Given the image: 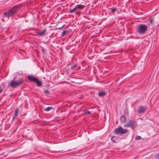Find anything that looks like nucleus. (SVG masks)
Returning <instances> with one entry per match:
<instances>
[{
	"instance_id": "nucleus-1",
	"label": "nucleus",
	"mask_w": 159,
	"mask_h": 159,
	"mask_svg": "<svg viewBox=\"0 0 159 159\" xmlns=\"http://www.w3.org/2000/svg\"><path fill=\"white\" fill-rule=\"evenodd\" d=\"M20 8V5L12 7L7 11L4 13L3 17L8 18L12 17Z\"/></svg>"
},
{
	"instance_id": "nucleus-2",
	"label": "nucleus",
	"mask_w": 159,
	"mask_h": 159,
	"mask_svg": "<svg viewBox=\"0 0 159 159\" xmlns=\"http://www.w3.org/2000/svg\"><path fill=\"white\" fill-rule=\"evenodd\" d=\"M24 82V80L22 78L19 79L17 81L11 80L10 83V86L13 88H16L21 84Z\"/></svg>"
},
{
	"instance_id": "nucleus-3",
	"label": "nucleus",
	"mask_w": 159,
	"mask_h": 159,
	"mask_svg": "<svg viewBox=\"0 0 159 159\" xmlns=\"http://www.w3.org/2000/svg\"><path fill=\"white\" fill-rule=\"evenodd\" d=\"M147 26L144 25H140L138 27V32L141 34H143L147 31Z\"/></svg>"
},
{
	"instance_id": "nucleus-4",
	"label": "nucleus",
	"mask_w": 159,
	"mask_h": 159,
	"mask_svg": "<svg viewBox=\"0 0 159 159\" xmlns=\"http://www.w3.org/2000/svg\"><path fill=\"white\" fill-rule=\"evenodd\" d=\"M124 126L125 127H130L131 129H134L136 127V125L134 121L131 120H129L124 125Z\"/></svg>"
},
{
	"instance_id": "nucleus-5",
	"label": "nucleus",
	"mask_w": 159,
	"mask_h": 159,
	"mask_svg": "<svg viewBox=\"0 0 159 159\" xmlns=\"http://www.w3.org/2000/svg\"><path fill=\"white\" fill-rule=\"evenodd\" d=\"M127 129H123L121 127L115 129L114 131L115 133L117 134H124L127 133Z\"/></svg>"
},
{
	"instance_id": "nucleus-6",
	"label": "nucleus",
	"mask_w": 159,
	"mask_h": 159,
	"mask_svg": "<svg viewBox=\"0 0 159 159\" xmlns=\"http://www.w3.org/2000/svg\"><path fill=\"white\" fill-rule=\"evenodd\" d=\"M147 109L146 107L140 106L138 108V112L139 113H143L145 112Z\"/></svg>"
},
{
	"instance_id": "nucleus-7",
	"label": "nucleus",
	"mask_w": 159,
	"mask_h": 159,
	"mask_svg": "<svg viewBox=\"0 0 159 159\" xmlns=\"http://www.w3.org/2000/svg\"><path fill=\"white\" fill-rule=\"evenodd\" d=\"M28 78L30 81L34 82L37 79V78L32 76H28Z\"/></svg>"
},
{
	"instance_id": "nucleus-8",
	"label": "nucleus",
	"mask_w": 159,
	"mask_h": 159,
	"mask_svg": "<svg viewBox=\"0 0 159 159\" xmlns=\"http://www.w3.org/2000/svg\"><path fill=\"white\" fill-rule=\"evenodd\" d=\"M19 110L18 109H16L15 111V114L12 117V120H13L15 119L16 118L18 114L19 113Z\"/></svg>"
},
{
	"instance_id": "nucleus-9",
	"label": "nucleus",
	"mask_w": 159,
	"mask_h": 159,
	"mask_svg": "<svg viewBox=\"0 0 159 159\" xmlns=\"http://www.w3.org/2000/svg\"><path fill=\"white\" fill-rule=\"evenodd\" d=\"M76 8L77 9H82L85 7V6L81 4L76 5L75 6Z\"/></svg>"
},
{
	"instance_id": "nucleus-10",
	"label": "nucleus",
	"mask_w": 159,
	"mask_h": 159,
	"mask_svg": "<svg viewBox=\"0 0 159 159\" xmlns=\"http://www.w3.org/2000/svg\"><path fill=\"white\" fill-rule=\"evenodd\" d=\"M126 118L125 116H123L120 117V120L121 122H125L126 121Z\"/></svg>"
},
{
	"instance_id": "nucleus-11",
	"label": "nucleus",
	"mask_w": 159,
	"mask_h": 159,
	"mask_svg": "<svg viewBox=\"0 0 159 159\" xmlns=\"http://www.w3.org/2000/svg\"><path fill=\"white\" fill-rule=\"evenodd\" d=\"M46 30L45 29H44V30L43 31H39L38 33V35H43L46 32Z\"/></svg>"
},
{
	"instance_id": "nucleus-12",
	"label": "nucleus",
	"mask_w": 159,
	"mask_h": 159,
	"mask_svg": "<svg viewBox=\"0 0 159 159\" xmlns=\"http://www.w3.org/2000/svg\"><path fill=\"white\" fill-rule=\"evenodd\" d=\"M34 82L36 83L37 85L38 86H40L41 85V81H39L37 79Z\"/></svg>"
},
{
	"instance_id": "nucleus-13",
	"label": "nucleus",
	"mask_w": 159,
	"mask_h": 159,
	"mask_svg": "<svg viewBox=\"0 0 159 159\" xmlns=\"http://www.w3.org/2000/svg\"><path fill=\"white\" fill-rule=\"evenodd\" d=\"M106 94V93L104 92H100L98 93V95L100 97H102Z\"/></svg>"
},
{
	"instance_id": "nucleus-14",
	"label": "nucleus",
	"mask_w": 159,
	"mask_h": 159,
	"mask_svg": "<svg viewBox=\"0 0 159 159\" xmlns=\"http://www.w3.org/2000/svg\"><path fill=\"white\" fill-rule=\"evenodd\" d=\"M69 31L68 30H64V31L61 34V36H65L66 34H69Z\"/></svg>"
},
{
	"instance_id": "nucleus-15",
	"label": "nucleus",
	"mask_w": 159,
	"mask_h": 159,
	"mask_svg": "<svg viewBox=\"0 0 159 159\" xmlns=\"http://www.w3.org/2000/svg\"><path fill=\"white\" fill-rule=\"evenodd\" d=\"M53 108L52 107H48L44 109V110L45 111H49L51 109H52Z\"/></svg>"
},
{
	"instance_id": "nucleus-16",
	"label": "nucleus",
	"mask_w": 159,
	"mask_h": 159,
	"mask_svg": "<svg viewBox=\"0 0 159 159\" xmlns=\"http://www.w3.org/2000/svg\"><path fill=\"white\" fill-rule=\"evenodd\" d=\"M90 111H89L87 110H85L84 111V113L85 115H89L90 114Z\"/></svg>"
},
{
	"instance_id": "nucleus-17",
	"label": "nucleus",
	"mask_w": 159,
	"mask_h": 159,
	"mask_svg": "<svg viewBox=\"0 0 159 159\" xmlns=\"http://www.w3.org/2000/svg\"><path fill=\"white\" fill-rule=\"evenodd\" d=\"M76 10V7H75V8H74L73 9H72L70 10V11H69V12L70 13H73L75 10Z\"/></svg>"
},
{
	"instance_id": "nucleus-18",
	"label": "nucleus",
	"mask_w": 159,
	"mask_h": 159,
	"mask_svg": "<svg viewBox=\"0 0 159 159\" xmlns=\"http://www.w3.org/2000/svg\"><path fill=\"white\" fill-rule=\"evenodd\" d=\"M135 139L136 140H139L141 139V137L139 136H137L136 137Z\"/></svg>"
},
{
	"instance_id": "nucleus-19",
	"label": "nucleus",
	"mask_w": 159,
	"mask_h": 159,
	"mask_svg": "<svg viewBox=\"0 0 159 159\" xmlns=\"http://www.w3.org/2000/svg\"><path fill=\"white\" fill-rule=\"evenodd\" d=\"M155 159H159V153L156 155L155 156Z\"/></svg>"
},
{
	"instance_id": "nucleus-20",
	"label": "nucleus",
	"mask_w": 159,
	"mask_h": 159,
	"mask_svg": "<svg viewBox=\"0 0 159 159\" xmlns=\"http://www.w3.org/2000/svg\"><path fill=\"white\" fill-rule=\"evenodd\" d=\"M116 9L115 8H114L112 9V10L111 11V12L112 13H114L116 11Z\"/></svg>"
},
{
	"instance_id": "nucleus-21",
	"label": "nucleus",
	"mask_w": 159,
	"mask_h": 159,
	"mask_svg": "<svg viewBox=\"0 0 159 159\" xmlns=\"http://www.w3.org/2000/svg\"><path fill=\"white\" fill-rule=\"evenodd\" d=\"M44 93H50V92L48 91L47 90H45L43 91Z\"/></svg>"
},
{
	"instance_id": "nucleus-22",
	"label": "nucleus",
	"mask_w": 159,
	"mask_h": 159,
	"mask_svg": "<svg viewBox=\"0 0 159 159\" xmlns=\"http://www.w3.org/2000/svg\"><path fill=\"white\" fill-rule=\"evenodd\" d=\"M77 66V65L76 64L74 65L73 66L71 67V69H73L74 68H75Z\"/></svg>"
},
{
	"instance_id": "nucleus-23",
	"label": "nucleus",
	"mask_w": 159,
	"mask_h": 159,
	"mask_svg": "<svg viewBox=\"0 0 159 159\" xmlns=\"http://www.w3.org/2000/svg\"><path fill=\"white\" fill-rule=\"evenodd\" d=\"M65 26V25H62V27L58 28V29H59V30H61V29H62V28H63Z\"/></svg>"
},
{
	"instance_id": "nucleus-24",
	"label": "nucleus",
	"mask_w": 159,
	"mask_h": 159,
	"mask_svg": "<svg viewBox=\"0 0 159 159\" xmlns=\"http://www.w3.org/2000/svg\"><path fill=\"white\" fill-rule=\"evenodd\" d=\"M153 21V19H152L151 20L149 21V23L152 24V22Z\"/></svg>"
},
{
	"instance_id": "nucleus-25",
	"label": "nucleus",
	"mask_w": 159,
	"mask_h": 159,
	"mask_svg": "<svg viewBox=\"0 0 159 159\" xmlns=\"http://www.w3.org/2000/svg\"><path fill=\"white\" fill-rule=\"evenodd\" d=\"M2 88L0 86V93L2 91Z\"/></svg>"
},
{
	"instance_id": "nucleus-26",
	"label": "nucleus",
	"mask_w": 159,
	"mask_h": 159,
	"mask_svg": "<svg viewBox=\"0 0 159 159\" xmlns=\"http://www.w3.org/2000/svg\"><path fill=\"white\" fill-rule=\"evenodd\" d=\"M114 138V137H112V138H111V140L112 141H114V142H115V141H114V140H113V138Z\"/></svg>"
},
{
	"instance_id": "nucleus-27",
	"label": "nucleus",
	"mask_w": 159,
	"mask_h": 159,
	"mask_svg": "<svg viewBox=\"0 0 159 159\" xmlns=\"http://www.w3.org/2000/svg\"><path fill=\"white\" fill-rule=\"evenodd\" d=\"M43 52H44V50L43 49Z\"/></svg>"
},
{
	"instance_id": "nucleus-28",
	"label": "nucleus",
	"mask_w": 159,
	"mask_h": 159,
	"mask_svg": "<svg viewBox=\"0 0 159 159\" xmlns=\"http://www.w3.org/2000/svg\"><path fill=\"white\" fill-rule=\"evenodd\" d=\"M79 69V68H78L77 69Z\"/></svg>"
}]
</instances>
